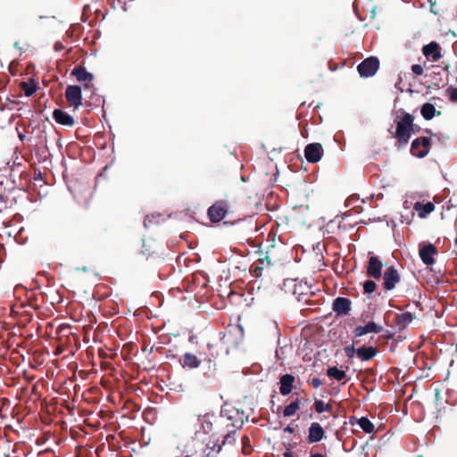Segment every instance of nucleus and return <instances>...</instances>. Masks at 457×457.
<instances>
[{"instance_id":"obj_1","label":"nucleus","mask_w":457,"mask_h":457,"mask_svg":"<svg viewBox=\"0 0 457 457\" xmlns=\"http://www.w3.org/2000/svg\"><path fill=\"white\" fill-rule=\"evenodd\" d=\"M412 118L410 114L404 115L396 127V137L400 141L407 143L411 134Z\"/></svg>"},{"instance_id":"obj_2","label":"nucleus","mask_w":457,"mask_h":457,"mask_svg":"<svg viewBox=\"0 0 457 457\" xmlns=\"http://www.w3.org/2000/svg\"><path fill=\"white\" fill-rule=\"evenodd\" d=\"M379 67V62L376 57H370L361 62L357 70L361 77L373 76Z\"/></svg>"},{"instance_id":"obj_3","label":"nucleus","mask_w":457,"mask_h":457,"mask_svg":"<svg viewBox=\"0 0 457 457\" xmlns=\"http://www.w3.org/2000/svg\"><path fill=\"white\" fill-rule=\"evenodd\" d=\"M65 97L69 104L78 109L82 104V93L79 86H68L65 90Z\"/></svg>"},{"instance_id":"obj_4","label":"nucleus","mask_w":457,"mask_h":457,"mask_svg":"<svg viewBox=\"0 0 457 457\" xmlns=\"http://www.w3.org/2000/svg\"><path fill=\"white\" fill-rule=\"evenodd\" d=\"M430 140L428 137L417 138L412 141L411 152L414 156L422 158L426 156L429 151Z\"/></svg>"},{"instance_id":"obj_5","label":"nucleus","mask_w":457,"mask_h":457,"mask_svg":"<svg viewBox=\"0 0 457 457\" xmlns=\"http://www.w3.org/2000/svg\"><path fill=\"white\" fill-rule=\"evenodd\" d=\"M222 445L220 444V436L213 433L203 451L204 457H216L221 451Z\"/></svg>"},{"instance_id":"obj_6","label":"nucleus","mask_w":457,"mask_h":457,"mask_svg":"<svg viewBox=\"0 0 457 457\" xmlns=\"http://www.w3.org/2000/svg\"><path fill=\"white\" fill-rule=\"evenodd\" d=\"M323 148L319 143H312L306 145L304 155L309 162H317L321 159Z\"/></svg>"},{"instance_id":"obj_7","label":"nucleus","mask_w":457,"mask_h":457,"mask_svg":"<svg viewBox=\"0 0 457 457\" xmlns=\"http://www.w3.org/2000/svg\"><path fill=\"white\" fill-rule=\"evenodd\" d=\"M384 287L386 290H392L400 281V275L393 266L386 269L383 275Z\"/></svg>"},{"instance_id":"obj_8","label":"nucleus","mask_w":457,"mask_h":457,"mask_svg":"<svg viewBox=\"0 0 457 457\" xmlns=\"http://www.w3.org/2000/svg\"><path fill=\"white\" fill-rule=\"evenodd\" d=\"M71 74L76 77L78 81L85 83V88L89 89L92 87L94 76L90 72H87L85 68L77 66L72 70Z\"/></svg>"},{"instance_id":"obj_9","label":"nucleus","mask_w":457,"mask_h":457,"mask_svg":"<svg viewBox=\"0 0 457 457\" xmlns=\"http://www.w3.org/2000/svg\"><path fill=\"white\" fill-rule=\"evenodd\" d=\"M422 53L425 57L430 62H437L441 57V48L436 42H431L422 48Z\"/></svg>"},{"instance_id":"obj_10","label":"nucleus","mask_w":457,"mask_h":457,"mask_svg":"<svg viewBox=\"0 0 457 457\" xmlns=\"http://www.w3.org/2000/svg\"><path fill=\"white\" fill-rule=\"evenodd\" d=\"M436 253H437L436 248L432 244H428L427 245L420 247V252H419L421 261L428 266L434 264V262H435L434 256Z\"/></svg>"},{"instance_id":"obj_11","label":"nucleus","mask_w":457,"mask_h":457,"mask_svg":"<svg viewBox=\"0 0 457 457\" xmlns=\"http://www.w3.org/2000/svg\"><path fill=\"white\" fill-rule=\"evenodd\" d=\"M227 213L226 205L223 203H218L211 206L208 210V215L212 222L220 221Z\"/></svg>"},{"instance_id":"obj_12","label":"nucleus","mask_w":457,"mask_h":457,"mask_svg":"<svg viewBox=\"0 0 457 457\" xmlns=\"http://www.w3.org/2000/svg\"><path fill=\"white\" fill-rule=\"evenodd\" d=\"M383 264L377 256H371L369 259L367 266V274L374 278L381 277Z\"/></svg>"},{"instance_id":"obj_13","label":"nucleus","mask_w":457,"mask_h":457,"mask_svg":"<svg viewBox=\"0 0 457 457\" xmlns=\"http://www.w3.org/2000/svg\"><path fill=\"white\" fill-rule=\"evenodd\" d=\"M382 331V327L374 321L368 322L365 326H358L354 328V336L359 337L369 333H379Z\"/></svg>"},{"instance_id":"obj_14","label":"nucleus","mask_w":457,"mask_h":457,"mask_svg":"<svg viewBox=\"0 0 457 457\" xmlns=\"http://www.w3.org/2000/svg\"><path fill=\"white\" fill-rule=\"evenodd\" d=\"M435 204L431 202L423 204L421 202H416L413 205L414 211L417 212L418 216L421 219L426 218L428 214L435 211Z\"/></svg>"},{"instance_id":"obj_15","label":"nucleus","mask_w":457,"mask_h":457,"mask_svg":"<svg viewBox=\"0 0 457 457\" xmlns=\"http://www.w3.org/2000/svg\"><path fill=\"white\" fill-rule=\"evenodd\" d=\"M324 436L322 427L319 423H312L309 428L308 440L310 443L320 442Z\"/></svg>"},{"instance_id":"obj_16","label":"nucleus","mask_w":457,"mask_h":457,"mask_svg":"<svg viewBox=\"0 0 457 457\" xmlns=\"http://www.w3.org/2000/svg\"><path fill=\"white\" fill-rule=\"evenodd\" d=\"M53 118L57 123L63 126H72L74 124L73 117L60 109L54 111Z\"/></svg>"},{"instance_id":"obj_17","label":"nucleus","mask_w":457,"mask_h":457,"mask_svg":"<svg viewBox=\"0 0 457 457\" xmlns=\"http://www.w3.org/2000/svg\"><path fill=\"white\" fill-rule=\"evenodd\" d=\"M350 305L349 299L337 297L333 303V310L338 314H347L350 311Z\"/></svg>"},{"instance_id":"obj_18","label":"nucleus","mask_w":457,"mask_h":457,"mask_svg":"<svg viewBox=\"0 0 457 457\" xmlns=\"http://www.w3.org/2000/svg\"><path fill=\"white\" fill-rule=\"evenodd\" d=\"M294 381H295V378L292 375H289V374L283 375L280 378V382H279L280 383V387H279L280 394L283 395H287L288 394H290L292 392Z\"/></svg>"},{"instance_id":"obj_19","label":"nucleus","mask_w":457,"mask_h":457,"mask_svg":"<svg viewBox=\"0 0 457 457\" xmlns=\"http://www.w3.org/2000/svg\"><path fill=\"white\" fill-rule=\"evenodd\" d=\"M351 424H357L365 433L371 434L375 432L373 423L366 417L355 419V421L351 420Z\"/></svg>"},{"instance_id":"obj_20","label":"nucleus","mask_w":457,"mask_h":457,"mask_svg":"<svg viewBox=\"0 0 457 457\" xmlns=\"http://www.w3.org/2000/svg\"><path fill=\"white\" fill-rule=\"evenodd\" d=\"M181 363L183 367H187L189 369H196L199 367L201 362L196 357V355L187 353L183 355Z\"/></svg>"},{"instance_id":"obj_21","label":"nucleus","mask_w":457,"mask_h":457,"mask_svg":"<svg viewBox=\"0 0 457 457\" xmlns=\"http://www.w3.org/2000/svg\"><path fill=\"white\" fill-rule=\"evenodd\" d=\"M377 353V351L372 346H362L356 350V355L358 358H360L361 361H369L372 359Z\"/></svg>"},{"instance_id":"obj_22","label":"nucleus","mask_w":457,"mask_h":457,"mask_svg":"<svg viewBox=\"0 0 457 457\" xmlns=\"http://www.w3.org/2000/svg\"><path fill=\"white\" fill-rule=\"evenodd\" d=\"M420 112L425 120H429L435 116L436 108L432 104L427 103L422 105Z\"/></svg>"},{"instance_id":"obj_23","label":"nucleus","mask_w":457,"mask_h":457,"mask_svg":"<svg viewBox=\"0 0 457 457\" xmlns=\"http://www.w3.org/2000/svg\"><path fill=\"white\" fill-rule=\"evenodd\" d=\"M327 374L328 377L336 379L337 381H341L345 378L346 373L345 371L337 369V367H330L327 370Z\"/></svg>"},{"instance_id":"obj_24","label":"nucleus","mask_w":457,"mask_h":457,"mask_svg":"<svg viewBox=\"0 0 457 457\" xmlns=\"http://www.w3.org/2000/svg\"><path fill=\"white\" fill-rule=\"evenodd\" d=\"M21 87L26 96H32L37 90V85L33 80L29 82H22Z\"/></svg>"},{"instance_id":"obj_25","label":"nucleus","mask_w":457,"mask_h":457,"mask_svg":"<svg viewBox=\"0 0 457 457\" xmlns=\"http://www.w3.org/2000/svg\"><path fill=\"white\" fill-rule=\"evenodd\" d=\"M201 422V429L204 434H210L213 428V423L211 420L210 417L204 416L200 420Z\"/></svg>"},{"instance_id":"obj_26","label":"nucleus","mask_w":457,"mask_h":457,"mask_svg":"<svg viewBox=\"0 0 457 457\" xmlns=\"http://www.w3.org/2000/svg\"><path fill=\"white\" fill-rule=\"evenodd\" d=\"M413 320L411 312H403L397 317L398 324L403 327L409 325Z\"/></svg>"},{"instance_id":"obj_27","label":"nucleus","mask_w":457,"mask_h":457,"mask_svg":"<svg viewBox=\"0 0 457 457\" xmlns=\"http://www.w3.org/2000/svg\"><path fill=\"white\" fill-rule=\"evenodd\" d=\"M299 409L298 402H293L284 409V415L286 417H291L295 414L296 411Z\"/></svg>"},{"instance_id":"obj_28","label":"nucleus","mask_w":457,"mask_h":457,"mask_svg":"<svg viewBox=\"0 0 457 457\" xmlns=\"http://www.w3.org/2000/svg\"><path fill=\"white\" fill-rule=\"evenodd\" d=\"M315 411L318 413H322L324 411H331L332 407L329 403H326L323 401L318 400L314 403Z\"/></svg>"},{"instance_id":"obj_29","label":"nucleus","mask_w":457,"mask_h":457,"mask_svg":"<svg viewBox=\"0 0 457 457\" xmlns=\"http://www.w3.org/2000/svg\"><path fill=\"white\" fill-rule=\"evenodd\" d=\"M376 283L372 280H367L365 281V283L363 284V289H364V293L366 294H371L375 291L376 289Z\"/></svg>"},{"instance_id":"obj_30","label":"nucleus","mask_w":457,"mask_h":457,"mask_svg":"<svg viewBox=\"0 0 457 457\" xmlns=\"http://www.w3.org/2000/svg\"><path fill=\"white\" fill-rule=\"evenodd\" d=\"M356 350L357 349H355L353 345H348V346L345 347V353L348 358L352 359L356 354Z\"/></svg>"},{"instance_id":"obj_31","label":"nucleus","mask_w":457,"mask_h":457,"mask_svg":"<svg viewBox=\"0 0 457 457\" xmlns=\"http://www.w3.org/2000/svg\"><path fill=\"white\" fill-rule=\"evenodd\" d=\"M449 98L452 102H457V87H449L447 89Z\"/></svg>"},{"instance_id":"obj_32","label":"nucleus","mask_w":457,"mask_h":457,"mask_svg":"<svg viewBox=\"0 0 457 457\" xmlns=\"http://www.w3.org/2000/svg\"><path fill=\"white\" fill-rule=\"evenodd\" d=\"M411 71L418 76H420L423 74L424 70L421 65L420 64H414L411 66Z\"/></svg>"},{"instance_id":"obj_33","label":"nucleus","mask_w":457,"mask_h":457,"mask_svg":"<svg viewBox=\"0 0 457 457\" xmlns=\"http://www.w3.org/2000/svg\"><path fill=\"white\" fill-rule=\"evenodd\" d=\"M312 385L313 386V387L318 388L319 386H320L321 382L319 378H312Z\"/></svg>"},{"instance_id":"obj_34","label":"nucleus","mask_w":457,"mask_h":457,"mask_svg":"<svg viewBox=\"0 0 457 457\" xmlns=\"http://www.w3.org/2000/svg\"><path fill=\"white\" fill-rule=\"evenodd\" d=\"M403 208L404 209H410L411 208V204L409 203V201H404L403 202Z\"/></svg>"},{"instance_id":"obj_35","label":"nucleus","mask_w":457,"mask_h":457,"mask_svg":"<svg viewBox=\"0 0 457 457\" xmlns=\"http://www.w3.org/2000/svg\"><path fill=\"white\" fill-rule=\"evenodd\" d=\"M310 457H325V456L321 453H313Z\"/></svg>"}]
</instances>
